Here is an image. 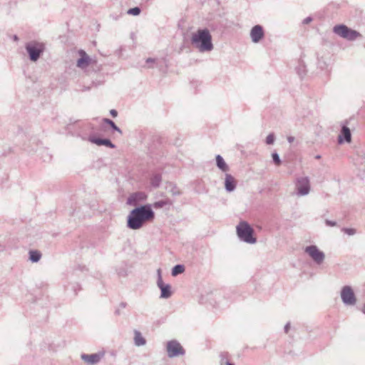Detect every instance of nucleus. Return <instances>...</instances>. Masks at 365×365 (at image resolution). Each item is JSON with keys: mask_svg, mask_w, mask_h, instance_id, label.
Listing matches in <instances>:
<instances>
[{"mask_svg": "<svg viewBox=\"0 0 365 365\" xmlns=\"http://www.w3.org/2000/svg\"><path fill=\"white\" fill-rule=\"evenodd\" d=\"M312 21V18L310 16H308L303 20V24H307L310 23Z\"/></svg>", "mask_w": 365, "mask_h": 365, "instance_id": "obj_32", "label": "nucleus"}, {"mask_svg": "<svg viewBox=\"0 0 365 365\" xmlns=\"http://www.w3.org/2000/svg\"><path fill=\"white\" fill-rule=\"evenodd\" d=\"M110 115H111L113 117H116V116H117V115H118V112H117V110H115V109H112V110H110Z\"/></svg>", "mask_w": 365, "mask_h": 365, "instance_id": "obj_33", "label": "nucleus"}, {"mask_svg": "<svg viewBox=\"0 0 365 365\" xmlns=\"http://www.w3.org/2000/svg\"><path fill=\"white\" fill-rule=\"evenodd\" d=\"M81 58L77 61V66L80 68L84 69L88 66L91 62V58L86 54L83 50L79 51Z\"/></svg>", "mask_w": 365, "mask_h": 365, "instance_id": "obj_15", "label": "nucleus"}, {"mask_svg": "<svg viewBox=\"0 0 365 365\" xmlns=\"http://www.w3.org/2000/svg\"><path fill=\"white\" fill-rule=\"evenodd\" d=\"M170 192L173 195H180V192L178 190L176 186H173V187L170 190Z\"/></svg>", "mask_w": 365, "mask_h": 365, "instance_id": "obj_30", "label": "nucleus"}, {"mask_svg": "<svg viewBox=\"0 0 365 365\" xmlns=\"http://www.w3.org/2000/svg\"><path fill=\"white\" fill-rule=\"evenodd\" d=\"M191 44L201 53L210 52L213 49L212 36L207 29H198L193 33L190 39Z\"/></svg>", "mask_w": 365, "mask_h": 365, "instance_id": "obj_2", "label": "nucleus"}, {"mask_svg": "<svg viewBox=\"0 0 365 365\" xmlns=\"http://www.w3.org/2000/svg\"><path fill=\"white\" fill-rule=\"evenodd\" d=\"M342 231L349 235H353L356 233V230L353 228H343Z\"/></svg>", "mask_w": 365, "mask_h": 365, "instance_id": "obj_29", "label": "nucleus"}, {"mask_svg": "<svg viewBox=\"0 0 365 365\" xmlns=\"http://www.w3.org/2000/svg\"><path fill=\"white\" fill-rule=\"evenodd\" d=\"M103 122L104 123L109 125L113 130L117 131L120 135L123 134L122 130L115 125V123L112 120L109 118H103Z\"/></svg>", "mask_w": 365, "mask_h": 365, "instance_id": "obj_21", "label": "nucleus"}, {"mask_svg": "<svg viewBox=\"0 0 365 365\" xmlns=\"http://www.w3.org/2000/svg\"><path fill=\"white\" fill-rule=\"evenodd\" d=\"M154 61H155V59L151 58H147V60H146V63H153V62H154Z\"/></svg>", "mask_w": 365, "mask_h": 365, "instance_id": "obj_37", "label": "nucleus"}, {"mask_svg": "<svg viewBox=\"0 0 365 365\" xmlns=\"http://www.w3.org/2000/svg\"><path fill=\"white\" fill-rule=\"evenodd\" d=\"M236 185L237 182L235 178L230 174H226L225 179V187L226 191L229 192L234 191L236 188Z\"/></svg>", "mask_w": 365, "mask_h": 365, "instance_id": "obj_16", "label": "nucleus"}, {"mask_svg": "<svg viewBox=\"0 0 365 365\" xmlns=\"http://www.w3.org/2000/svg\"><path fill=\"white\" fill-rule=\"evenodd\" d=\"M146 198L144 192H135L130 195L127 200V204L129 205L135 206L139 201H142Z\"/></svg>", "mask_w": 365, "mask_h": 365, "instance_id": "obj_14", "label": "nucleus"}, {"mask_svg": "<svg viewBox=\"0 0 365 365\" xmlns=\"http://www.w3.org/2000/svg\"><path fill=\"white\" fill-rule=\"evenodd\" d=\"M290 328V323L287 322L284 326V331L285 333H287L289 331V329Z\"/></svg>", "mask_w": 365, "mask_h": 365, "instance_id": "obj_34", "label": "nucleus"}, {"mask_svg": "<svg viewBox=\"0 0 365 365\" xmlns=\"http://www.w3.org/2000/svg\"><path fill=\"white\" fill-rule=\"evenodd\" d=\"M133 333H134V338H133L134 344L136 346H144L146 344V340L143 336V335L140 331L135 329L133 331Z\"/></svg>", "mask_w": 365, "mask_h": 365, "instance_id": "obj_17", "label": "nucleus"}, {"mask_svg": "<svg viewBox=\"0 0 365 365\" xmlns=\"http://www.w3.org/2000/svg\"><path fill=\"white\" fill-rule=\"evenodd\" d=\"M14 39L15 41H17L19 38H18L17 36H16V35H15V36H14Z\"/></svg>", "mask_w": 365, "mask_h": 365, "instance_id": "obj_40", "label": "nucleus"}, {"mask_svg": "<svg viewBox=\"0 0 365 365\" xmlns=\"http://www.w3.org/2000/svg\"><path fill=\"white\" fill-rule=\"evenodd\" d=\"M351 130L346 125H343L341 127L340 134L338 136V142L339 144H342L344 143H351Z\"/></svg>", "mask_w": 365, "mask_h": 365, "instance_id": "obj_12", "label": "nucleus"}, {"mask_svg": "<svg viewBox=\"0 0 365 365\" xmlns=\"http://www.w3.org/2000/svg\"><path fill=\"white\" fill-rule=\"evenodd\" d=\"M315 158H316V159H319V158H321V155H317V156L315 157Z\"/></svg>", "mask_w": 365, "mask_h": 365, "instance_id": "obj_41", "label": "nucleus"}, {"mask_svg": "<svg viewBox=\"0 0 365 365\" xmlns=\"http://www.w3.org/2000/svg\"><path fill=\"white\" fill-rule=\"evenodd\" d=\"M341 298L345 305L354 306L356 303L354 292L350 286H344L341 290Z\"/></svg>", "mask_w": 365, "mask_h": 365, "instance_id": "obj_7", "label": "nucleus"}, {"mask_svg": "<svg viewBox=\"0 0 365 365\" xmlns=\"http://www.w3.org/2000/svg\"><path fill=\"white\" fill-rule=\"evenodd\" d=\"M294 140V137L293 136H289L287 137V141L289 143H293Z\"/></svg>", "mask_w": 365, "mask_h": 365, "instance_id": "obj_35", "label": "nucleus"}, {"mask_svg": "<svg viewBox=\"0 0 365 365\" xmlns=\"http://www.w3.org/2000/svg\"><path fill=\"white\" fill-rule=\"evenodd\" d=\"M325 224H326V225L329 226V227H334V226L336 225V222L335 221H332L330 220H326Z\"/></svg>", "mask_w": 365, "mask_h": 365, "instance_id": "obj_31", "label": "nucleus"}, {"mask_svg": "<svg viewBox=\"0 0 365 365\" xmlns=\"http://www.w3.org/2000/svg\"><path fill=\"white\" fill-rule=\"evenodd\" d=\"M103 356V353L98 352L92 354H83L81 357L86 364L89 365H94L98 364Z\"/></svg>", "mask_w": 365, "mask_h": 365, "instance_id": "obj_11", "label": "nucleus"}, {"mask_svg": "<svg viewBox=\"0 0 365 365\" xmlns=\"http://www.w3.org/2000/svg\"><path fill=\"white\" fill-rule=\"evenodd\" d=\"M273 162L275 165H279L281 164V160L279 155L277 153H273L272 154Z\"/></svg>", "mask_w": 365, "mask_h": 365, "instance_id": "obj_27", "label": "nucleus"}, {"mask_svg": "<svg viewBox=\"0 0 365 365\" xmlns=\"http://www.w3.org/2000/svg\"><path fill=\"white\" fill-rule=\"evenodd\" d=\"M216 164L219 169H220L223 172H227L229 170V167L227 163L225 162L223 158L220 155H217L216 156Z\"/></svg>", "mask_w": 365, "mask_h": 365, "instance_id": "obj_18", "label": "nucleus"}, {"mask_svg": "<svg viewBox=\"0 0 365 365\" xmlns=\"http://www.w3.org/2000/svg\"><path fill=\"white\" fill-rule=\"evenodd\" d=\"M102 145H106L110 148H114L115 145L109 139H103Z\"/></svg>", "mask_w": 365, "mask_h": 365, "instance_id": "obj_28", "label": "nucleus"}, {"mask_svg": "<svg viewBox=\"0 0 365 365\" xmlns=\"http://www.w3.org/2000/svg\"><path fill=\"white\" fill-rule=\"evenodd\" d=\"M333 31L338 36L349 41H354L361 36L358 31L352 30L343 24L335 26Z\"/></svg>", "mask_w": 365, "mask_h": 365, "instance_id": "obj_4", "label": "nucleus"}, {"mask_svg": "<svg viewBox=\"0 0 365 365\" xmlns=\"http://www.w3.org/2000/svg\"><path fill=\"white\" fill-rule=\"evenodd\" d=\"M297 194L299 196H304L310 191V182L308 177H301L296 182Z\"/></svg>", "mask_w": 365, "mask_h": 365, "instance_id": "obj_9", "label": "nucleus"}, {"mask_svg": "<svg viewBox=\"0 0 365 365\" xmlns=\"http://www.w3.org/2000/svg\"><path fill=\"white\" fill-rule=\"evenodd\" d=\"M361 312H362L363 314H365V304H364V306H363V307L361 309Z\"/></svg>", "mask_w": 365, "mask_h": 365, "instance_id": "obj_38", "label": "nucleus"}, {"mask_svg": "<svg viewBox=\"0 0 365 365\" xmlns=\"http://www.w3.org/2000/svg\"><path fill=\"white\" fill-rule=\"evenodd\" d=\"M171 205V202L170 200H159V201H157V202H154L153 207L155 208H162V207H163L165 205Z\"/></svg>", "mask_w": 365, "mask_h": 365, "instance_id": "obj_23", "label": "nucleus"}, {"mask_svg": "<svg viewBox=\"0 0 365 365\" xmlns=\"http://www.w3.org/2000/svg\"><path fill=\"white\" fill-rule=\"evenodd\" d=\"M162 180L161 175L160 174H154L150 178V184L154 187H158Z\"/></svg>", "mask_w": 365, "mask_h": 365, "instance_id": "obj_20", "label": "nucleus"}, {"mask_svg": "<svg viewBox=\"0 0 365 365\" xmlns=\"http://www.w3.org/2000/svg\"><path fill=\"white\" fill-rule=\"evenodd\" d=\"M237 234L239 239L248 244H255L257 242L254 237V230L245 221H241L236 227Z\"/></svg>", "mask_w": 365, "mask_h": 365, "instance_id": "obj_3", "label": "nucleus"}, {"mask_svg": "<svg viewBox=\"0 0 365 365\" xmlns=\"http://www.w3.org/2000/svg\"><path fill=\"white\" fill-rule=\"evenodd\" d=\"M275 137L274 133H269L266 138V143L267 145H272L274 142Z\"/></svg>", "mask_w": 365, "mask_h": 365, "instance_id": "obj_26", "label": "nucleus"}, {"mask_svg": "<svg viewBox=\"0 0 365 365\" xmlns=\"http://www.w3.org/2000/svg\"><path fill=\"white\" fill-rule=\"evenodd\" d=\"M88 140V141H90L92 143L96 144L98 145H102V143H103L102 138L90 136Z\"/></svg>", "mask_w": 365, "mask_h": 365, "instance_id": "obj_24", "label": "nucleus"}, {"mask_svg": "<svg viewBox=\"0 0 365 365\" xmlns=\"http://www.w3.org/2000/svg\"><path fill=\"white\" fill-rule=\"evenodd\" d=\"M158 279H157V285L160 289V298L168 299L171 297V287L168 284H165L163 281L162 275H161V269H158Z\"/></svg>", "mask_w": 365, "mask_h": 365, "instance_id": "obj_10", "label": "nucleus"}, {"mask_svg": "<svg viewBox=\"0 0 365 365\" xmlns=\"http://www.w3.org/2000/svg\"><path fill=\"white\" fill-rule=\"evenodd\" d=\"M185 271V267L182 264H177L174 266L172 269V275L177 276L179 274H182Z\"/></svg>", "mask_w": 365, "mask_h": 365, "instance_id": "obj_22", "label": "nucleus"}, {"mask_svg": "<svg viewBox=\"0 0 365 365\" xmlns=\"http://www.w3.org/2000/svg\"><path fill=\"white\" fill-rule=\"evenodd\" d=\"M29 254V259L32 262H38L41 258V253L38 250H30Z\"/></svg>", "mask_w": 365, "mask_h": 365, "instance_id": "obj_19", "label": "nucleus"}, {"mask_svg": "<svg viewBox=\"0 0 365 365\" xmlns=\"http://www.w3.org/2000/svg\"><path fill=\"white\" fill-rule=\"evenodd\" d=\"M305 252L308 254L317 264H321L324 260V253L320 251L316 245L307 246L305 248Z\"/></svg>", "mask_w": 365, "mask_h": 365, "instance_id": "obj_8", "label": "nucleus"}, {"mask_svg": "<svg viewBox=\"0 0 365 365\" xmlns=\"http://www.w3.org/2000/svg\"><path fill=\"white\" fill-rule=\"evenodd\" d=\"M226 365H235L234 364L230 362V361H227L226 362Z\"/></svg>", "mask_w": 365, "mask_h": 365, "instance_id": "obj_39", "label": "nucleus"}, {"mask_svg": "<svg viewBox=\"0 0 365 365\" xmlns=\"http://www.w3.org/2000/svg\"><path fill=\"white\" fill-rule=\"evenodd\" d=\"M140 9L136 6L128 9V14L133 16H138V14H140Z\"/></svg>", "mask_w": 365, "mask_h": 365, "instance_id": "obj_25", "label": "nucleus"}, {"mask_svg": "<svg viewBox=\"0 0 365 365\" xmlns=\"http://www.w3.org/2000/svg\"><path fill=\"white\" fill-rule=\"evenodd\" d=\"M154 217L155 213L150 205H141L131 210L128 217L127 226L131 230H138L145 222L153 220Z\"/></svg>", "mask_w": 365, "mask_h": 365, "instance_id": "obj_1", "label": "nucleus"}, {"mask_svg": "<svg viewBox=\"0 0 365 365\" xmlns=\"http://www.w3.org/2000/svg\"><path fill=\"white\" fill-rule=\"evenodd\" d=\"M297 72H298L299 75L300 76V77H302V76L304 73V69L301 70L300 68H298Z\"/></svg>", "mask_w": 365, "mask_h": 365, "instance_id": "obj_36", "label": "nucleus"}, {"mask_svg": "<svg viewBox=\"0 0 365 365\" xmlns=\"http://www.w3.org/2000/svg\"><path fill=\"white\" fill-rule=\"evenodd\" d=\"M263 28L260 25L252 27L250 31V37L254 43H258L264 37Z\"/></svg>", "mask_w": 365, "mask_h": 365, "instance_id": "obj_13", "label": "nucleus"}, {"mask_svg": "<svg viewBox=\"0 0 365 365\" xmlns=\"http://www.w3.org/2000/svg\"><path fill=\"white\" fill-rule=\"evenodd\" d=\"M45 47L40 43L31 42L26 45V50L31 61H36L43 53Z\"/></svg>", "mask_w": 365, "mask_h": 365, "instance_id": "obj_5", "label": "nucleus"}, {"mask_svg": "<svg viewBox=\"0 0 365 365\" xmlns=\"http://www.w3.org/2000/svg\"><path fill=\"white\" fill-rule=\"evenodd\" d=\"M166 351L169 358L183 356L185 354L184 348L177 340H171L167 342Z\"/></svg>", "mask_w": 365, "mask_h": 365, "instance_id": "obj_6", "label": "nucleus"}]
</instances>
